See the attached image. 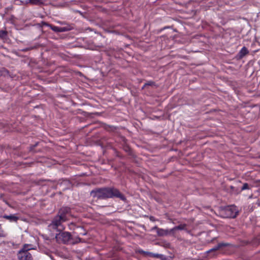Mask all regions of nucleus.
<instances>
[{
  "label": "nucleus",
  "mask_w": 260,
  "mask_h": 260,
  "mask_svg": "<svg viewBox=\"0 0 260 260\" xmlns=\"http://www.w3.org/2000/svg\"><path fill=\"white\" fill-rule=\"evenodd\" d=\"M91 196L98 199H105L113 197L118 198L122 201L126 200L124 196L119 191L115 188H102L92 190Z\"/></svg>",
  "instance_id": "f257e3e1"
},
{
  "label": "nucleus",
  "mask_w": 260,
  "mask_h": 260,
  "mask_svg": "<svg viewBox=\"0 0 260 260\" xmlns=\"http://www.w3.org/2000/svg\"><path fill=\"white\" fill-rule=\"evenodd\" d=\"M35 249L31 244H25L19 250L17 256L19 260H34L30 250Z\"/></svg>",
  "instance_id": "f03ea898"
},
{
  "label": "nucleus",
  "mask_w": 260,
  "mask_h": 260,
  "mask_svg": "<svg viewBox=\"0 0 260 260\" xmlns=\"http://www.w3.org/2000/svg\"><path fill=\"white\" fill-rule=\"evenodd\" d=\"M66 221L67 220L63 217L57 215L54 217L51 222L49 224L48 228L50 231L61 232L65 229L62 223Z\"/></svg>",
  "instance_id": "7ed1b4c3"
},
{
  "label": "nucleus",
  "mask_w": 260,
  "mask_h": 260,
  "mask_svg": "<svg viewBox=\"0 0 260 260\" xmlns=\"http://www.w3.org/2000/svg\"><path fill=\"white\" fill-rule=\"evenodd\" d=\"M238 210L234 205L225 207L220 211L221 216L223 218H235L238 213Z\"/></svg>",
  "instance_id": "20e7f679"
},
{
  "label": "nucleus",
  "mask_w": 260,
  "mask_h": 260,
  "mask_svg": "<svg viewBox=\"0 0 260 260\" xmlns=\"http://www.w3.org/2000/svg\"><path fill=\"white\" fill-rule=\"evenodd\" d=\"M55 238L59 243H67L71 240V235L68 232H59L56 234Z\"/></svg>",
  "instance_id": "39448f33"
},
{
  "label": "nucleus",
  "mask_w": 260,
  "mask_h": 260,
  "mask_svg": "<svg viewBox=\"0 0 260 260\" xmlns=\"http://www.w3.org/2000/svg\"><path fill=\"white\" fill-rule=\"evenodd\" d=\"M70 208L67 207H62L59 211L58 215L62 216L65 220H68V216L70 214Z\"/></svg>",
  "instance_id": "423d86ee"
},
{
  "label": "nucleus",
  "mask_w": 260,
  "mask_h": 260,
  "mask_svg": "<svg viewBox=\"0 0 260 260\" xmlns=\"http://www.w3.org/2000/svg\"><path fill=\"white\" fill-rule=\"evenodd\" d=\"M48 26L52 30L55 32H64L69 30L67 27H58L51 25H48Z\"/></svg>",
  "instance_id": "0eeeda50"
},
{
  "label": "nucleus",
  "mask_w": 260,
  "mask_h": 260,
  "mask_svg": "<svg viewBox=\"0 0 260 260\" xmlns=\"http://www.w3.org/2000/svg\"><path fill=\"white\" fill-rule=\"evenodd\" d=\"M154 229L156 230L157 234L158 236H164L167 235L169 233H171L168 230H164L162 229H159L157 228L156 226L154 227Z\"/></svg>",
  "instance_id": "6e6552de"
},
{
  "label": "nucleus",
  "mask_w": 260,
  "mask_h": 260,
  "mask_svg": "<svg viewBox=\"0 0 260 260\" xmlns=\"http://www.w3.org/2000/svg\"><path fill=\"white\" fill-rule=\"evenodd\" d=\"M228 245L227 243H218L217 245L215 246L213 248L210 249L208 251V252L210 253L212 251H217V250L219 249L221 247L223 246H226Z\"/></svg>",
  "instance_id": "1a4fd4ad"
},
{
  "label": "nucleus",
  "mask_w": 260,
  "mask_h": 260,
  "mask_svg": "<svg viewBox=\"0 0 260 260\" xmlns=\"http://www.w3.org/2000/svg\"><path fill=\"white\" fill-rule=\"evenodd\" d=\"M138 251L139 253L147 255L151 257H158V256H159L158 254H156V253H153L150 252L145 251L143 250L142 249H139Z\"/></svg>",
  "instance_id": "9d476101"
},
{
  "label": "nucleus",
  "mask_w": 260,
  "mask_h": 260,
  "mask_svg": "<svg viewBox=\"0 0 260 260\" xmlns=\"http://www.w3.org/2000/svg\"><path fill=\"white\" fill-rule=\"evenodd\" d=\"M248 53V51L247 48L245 47H243L240 52H239L238 55L240 58L243 57L246 54Z\"/></svg>",
  "instance_id": "9b49d317"
},
{
  "label": "nucleus",
  "mask_w": 260,
  "mask_h": 260,
  "mask_svg": "<svg viewBox=\"0 0 260 260\" xmlns=\"http://www.w3.org/2000/svg\"><path fill=\"white\" fill-rule=\"evenodd\" d=\"M185 224H180L178 226H176L173 229H171L170 232L171 233H173L176 230H183L185 229Z\"/></svg>",
  "instance_id": "f8f14e48"
},
{
  "label": "nucleus",
  "mask_w": 260,
  "mask_h": 260,
  "mask_svg": "<svg viewBox=\"0 0 260 260\" xmlns=\"http://www.w3.org/2000/svg\"><path fill=\"white\" fill-rule=\"evenodd\" d=\"M4 217L11 221H16L18 218L14 215H6Z\"/></svg>",
  "instance_id": "ddd939ff"
},
{
  "label": "nucleus",
  "mask_w": 260,
  "mask_h": 260,
  "mask_svg": "<svg viewBox=\"0 0 260 260\" xmlns=\"http://www.w3.org/2000/svg\"><path fill=\"white\" fill-rule=\"evenodd\" d=\"M43 3L42 0H31L32 5H40Z\"/></svg>",
  "instance_id": "4468645a"
},
{
  "label": "nucleus",
  "mask_w": 260,
  "mask_h": 260,
  "mask_svg": "<svg viewBox=\"0 0 260 260\" xmlns=\"http://www.w3.org/2000/svg\"><path fill=\"white\" fill-rule=\"evenodd\" d=\"M7 32L5 30H0V38L4 39L7 37Z\"/></svg>",
  "instance_id": "2eb2a0df"
},
{
  "label": "nucleus",
  "mask_w": 260,
  "mask_h": 260,
  "mask_svg": "<svg viewBox=\"0 0 260 260\" xmlns=\"http://www.w3.org/2000/svg\"><path fill=\"white\" fill-rule=\"evenodd\" d=\"M249 189V187L248 184L247 183H245L243 184V186L242 187L241 190H244Z\"/></svg>",
  "instance_id": "dca6fc26"
},
{
  "label": "nucleus",
  "mask_w": 260,
  "mask_h": 260,
  "mask_svg": "<svg viewBox=\"0 0 260 260\" xmlns=\"http://www.w3.org/2000/svg\"><path fill=\"white\" fill-rule=\"evenodd\" d=\"M25 3L26 4H28L29 3L31 4V0H26L25 2Z\"/></svg>",
  "instance_id": "f3484780"
},
{
  "label": "nucleus",
  "mask_w": 260,
  "mask_h": 260,
  "mask_svg": "<svg viewBox=\"0 0 260 260\" xmlns=\"http://www.w3.org/2000/svg\"><path fill=\"white\" fill-rule=\"evenodd\" d=\"M152 83H152V82H148V83H146V84L144 85V86H146V85H151Z\"/></svg>",
  "instance_id": "a211bd4d"
},
{
  "label": "nucleus",
  "mask_w": 260,
  "mask_h": 260,
  "mask_svg": "<svg viewBox=\"0 0 260 260\" xmlns=\"http://www.w3.org/2000/svg\"><path fill=\"white\" fill-rule=\"evenodd\" d=\"M71 226H73V223H71L70 225H69V228L70 230H72V228L71 227Z\"/></svg>",
  "instance_id": "6ab92c4d"
},
{
  "label": "nucleus",
  "mask_w": 260,
  "mask_h": 260,
  "mask_svg": "<svg viewBox=\"0 0 260 260\" xmlns=\"http://www.w3.org/2000/svg\"><path fill=\"white\" fill-rule=\"evenodd\" d=\"M150 219H151V220H153L152 217H151L150 218Z\"/></svg>",
  "instance_id": "aec40b11"
},
{
  "label": "nucleus",
  "mask_w": 260,
  "mask_h": 260,
  "mask_svg": "<svg viewBox=\"0 0 260 260\" xmlns=\"http://www.w3.org/2000/svg\"><path fill=\"white\" fill-rule=\"evenodd\" d=\"M150 219H151V220H153L152 217H151L150 218Z\"/></svg>",
  "instance_id": "412c9836"
},
{
  "label": "nucleus",
  "mask_w": 260,
  "mask_h": 260,
  "mask_svg": "<svg viewBox=\"0 0 260 260\" xmlns=\"http://www.w3.org/2000/svg\"><path fill=\"white\" fill-rule=\"evenodd\" d=\"M78 241H80V238H78Z\"/></svg>",
  "instance_id": "4be33fe9"
}]
</instances>
